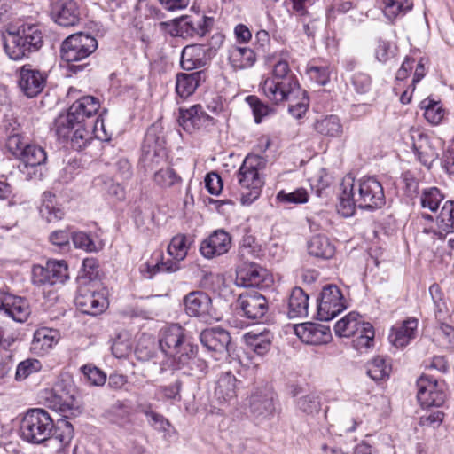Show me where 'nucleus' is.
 <instances>
[{"label": "nucleus", "instance_id": "31", "mask_svg": "<svg viewBox=\"0 0 454 454\" xmlns=\"http://www.w3.org/2000/svg\"><path fill=\"white\" fill-rule=\"evenodd\" d=\"M4 129L7 136L5 147L17 159L22 155L25 143L20 134V125L14 120H6L4 121Z\"/></svg>", "mask_w": 454, "mask_h": 454}, {"label": "nucleus", "instance_id": "56", "mask_svg": "<svg viewBox=\"0 0 454 454\" xmlns=\"http://www.w3.org/2000/svg\"><path fill=\"white\" fill-rule=\"evenodd\" d=\"M309 200V193L306 189L299 188L292 192L280 191L277 194V200L283 204H303Z\"/></svg>", "mask_w": 454, "mask_h": 454}, {"label": "nucleus", "instance_id": "59", "mask_svg": "<svg viewBox=\"0 0 454 454\" xmlns=\"http://www.w3.org/2000/svg\"><path fill=\"white\" fill-rule=\"evenodd\" d=\"M309 79L318 85H325L330 80L329 67L309 64L306 70Z\"/></svg>", "mask_w": 454, "mask_h": 454}, {"label": "nucleus", "instance_id": "1", "mask_svg": "<svg viewBox=\"0 0 454 454\" xmlns=\"http://www.w3.org/2000/svg\"><path fill=\"white\" fill-rule=\"evenodd\" d=\"M159 345L161 351L172 359L176 369L187 368L188 374H205L207 364L196 356L198 347L186 336L185 330L177 324H172L160 330Z\"/></svg>", "mask_w": 454, "mask_h": 454}, {"label": "nucleus", "instance_id": "50", "mask_svg": "<svg viewBox=\"0 0 454 454\" xmlns=\"http://www.w3.org/2000/svg\"><path fill=\"white\" fill-rule=\"evenodd\" d=\"M188 249L187 237L185 235H176L171 239L168 247V253L173 259L181 262L186 257Z\"/></svg>", "mask_w": 454, "mask_h": 454}, {"label": "nucleus", "instance_id": "48", "mask_svg": "<svg viewBox=\"0 0 454 454\" xmlns=\"http://www.w3.org/2000/svg\"><path fill=\"white\" fill-rule=\"evenodd\" d=\"M295 403L297 408L307 415L314 416L321 410L320 397L314 393L298 397Z\"/></svg>", "mask_w": 454, "mask_h": 454}, {"label": "nucleus", "instance_id": "53", "mask_svg": "<svg viewBox=\"0 0 454 454\" xmlns=\"http://www.w3.org/2000/svg\"><path fill=\"white\" fill-rule=\"evenodd\" d=\"M46 266L54 285L63 284L68 278V268L65 261L49 260Z\"/></svg>", "mask_w": 454, "mask_h": 454}, {"label": "nucleus", "instance_id": "5", "mask_svg": "<svg viewBox=\"0 0 454 454\" xmlns=\"http://www.w3.org/2000/svg\"><path fill=\"white\" fill-rule=\"evenodd\" d=\"M100 107L98 99L93 96H84L69 107L67 114L59 115L55 121L56 132L59 137H68L75 124L89 123Z\"/></svg>", "mask_w": 454, "mask_h": 454}, {"label": "nucleus", "instance_id": "44", "mask_svg": "<svg viewBox=\"0 0 454 454\" xmlns=\"http://www.w3.org/2000/svg\"><path fill=\"white\" fill-rule=\"evenodd\" d=\"M74 434V427L69 421L59 419L53 427L51 435L53 439L59 441L60 447L65 450L73 440Z\"/></svg>", "mask_w": 454, "mask_h": 454}, {"label": "nucleus", "instance_id": "3", "mask_svg": "<svg viewBox=\"0 0 454 454\" xmlns=\"http://www.w3.org/2000/svg\"><path fill=\"white\" fill-rule=\"evenodd\" d=\"M4 50L12 60L28 58L43 44V32L36 24H22L10 27L2 34Z\"/></svg>", "mask_w": 454, "mask_h": 454}, {"label": "nucleus", "instance_id": "11", "mask_svg": "<svg viewBox=\"0 0 454 454\" xmlns=\"http://www.w3.org/2000/svg\"><path fill=\"white\" fill-rule=\"evenodd\" d=\"M184 310L190 317H196L205 322L215 319V311L210 296L202 291L190 292L183 300Z\"/></svg>", "mask_w": 454, "mask_h": 454}, {"label": "nucleus", "instance_id": "7", "mask_svg": "<svg viewBox=\"0 0 454 454\" xmlns=\"http://www.w3.org/2000/svg\"><path fill=\"white\" fill-rule=\"evenodd\" d=\"M98 48V42L86 33H76L66 38L61 45V59L68 63L87 59Z\"/></svg>", "mask_w": 454, "mask_h": 454}, {"label": "nucleus", "instance_id": "29", "mask_svg": "<svg viewBox=\"0 0 454 454\" xmlns=\"http://www.w3.org/2000/svg\"><path fill=\"white\" fill-rule=\"evenodd\" d=\"M203 81H205L203 71L178 74L176 81V91L179 97L186 98L194 93Z\"/></svg>", "mask_w": 454, "mask_h": 454}, {"label": "nucleus", "instance_id": "19", "mask_svg": "<svg viewBox=\"0 0 454 454\" xmlns=\"http://www.w3.org/2000/svg\"><path fill=\"white\" fill-rule=\"evenodd\" d=\"M231 247V238L230 234L224 230L219 229L201 242L200 252L203 257L212 259L226 254Z\"/></svg>", "mask_w": 454, "mask_h": 454}, {"label": "nucleus", "instance_id": "28", "mask_svg": "<svg viewBox=\"0 0 454 454\" xmlns=\"http://www.w3.org/2000/svg\"><path fill=\"white\" fill-rule=\"evenodd\" d=\"M243 338L250 350L259 356H263L270 350L273 334L267 329L262 331L253 330L247 333Z\"/></svg>", "mask_w": 454, "mask_h": 454}, {"label": "nucleus", "instance_id": "40", "mask_svg": "<svg viewBox=\"0 0 454 454\" xmlns=\"http://www.w3.org/2000/svg\"><path fill=\"white\" fill-rule=\"evenodd\" d=\"M137 409L147 418V422L153 428L160 432H168L170 422L163 415L153 411L150 403H139Z\"/></svg>", "mask_w": 454, "mask_h": 454}, {"label": "nucleus", "instance_id": "22", "mask_svg": "<svg viewBox=\"0 0 454 454\" xmlns=\"http://www.w3.org/2000/svg\"><path fill=\"white\" fill-rule=\"evenodd\" d=\"M51 17L59 26H75L81 20L80 7L74 0L58 2L52 6Z\"/></svg>", "mask_w": 454, "mask_h": 454}, {"label": "nucleus", "instance_id": "34", "mask_svg": "<svg viewBox=\"0 0 454 454\" xmlns=\"http://www.w3.org/2000/svg\"><path fill=\"white\" fill-rule=\"evenodd\" d=\"M357 312H350L342 319L339 320L334 325V333L339 337L349 338L356 335L362 327V324H366L360 319Z\"/></svg>", "mask_w": 454, "mask_h": 454}, {"label": "nucleus", "instance_id": "57", "mask_svg": "<svg viewBox=\"0 0 454 454\" xmlns=\"http://www.w3.org/2000/svg\"><path fill=\"white\" fill-rule=\"evenodd\" d=\"M132 341L126 333L119 334L113 341L112 352L117 358L126 357L132 350Z\"/></svg>", "mask_w": 454, "mask_h": 454}, {"label": "nucleus", "instance_id": "61", "mask_svg": "<svg viewBox=\"0 0 454 454\" xmlns=\"http://www.w3.org/2000/svg\"><path fill=\"white\" fill-rule=\"evenodd\" d=\"M72 241L76 248L86 252H94L97 250L95 242L90 236L84 231H76L72 234Z\"/></svg>", "mask_w": 454, "mask_h": 454}, {"label": "nucleus", "instance_id": "36", "mask_svg": "<svg viewBox=\"0 0 454 454\" xmlns=\"http://www.w3.org/2000/svg\"><path fill=\"white\" fill-rule=\"evenodd\" d=\"M343 191L340 196V202L337 205L338 213L344 217H349L354 215L357 201L356 193L351 183L344 182L342 184Z\"/></svg>", "mask_w": 454, "mask_h": 454}, {"label": "nucleus", "instance_id": "60", "mask_svg": "<svg viewBox=\"0 0 454 454\" xmlns=\"http://www.w3.org/2000/svg\"><path fill=\"white\" fill-rule=\"evenodd\" d=\"M81 370L91 385L103 386L106 381V374L95 365L86 364Z\"/></svg>", "mask_w": 454, "mask_h": 454}, {"label": "nucleus", "instance_id": "46", "mask_svg": "<svg viewBox=\"0 0 454 454\" xmlns=\"http://www.w3.org/2000/svg\"><path fill=\"white\" fill-rule=\"evenodd\" d=\"M391 366L383 357L377 356L367 364V374L375 381L384 380L389 377Z\"/></svg>", "mask_w": 454, "mask_h": 454}, {"label": "nucleus", "instance_id": "24", "mask_svg": "<svg viewBox=\"0 0 454 454\" xmlns=\"http://www.w3.org/2000/svg\"><path fill=\"white\" fill-rule=\"evenodd\" d=\"M59 340V333L57 330L48 327H41L34 333L30 343V352L37 356H43Z\"/></svg>", "mask_w": 454, "mask_h": 454}, {"label": "nucleus", "instance_id": "51", "mask_svg": "<svg viewBox=\"0 0 454 454\" xmlns=\"http://www.w3.org/2000/svg\"><path fill=\"white\" fill-rule=\"evenodd\" d=\"M75 130L71 137L72 147L80 151L87 146L92 139V132L88 123L75 124Z\"/></svg>", "mask_w": 454, "mask_h": 454}, {"label": "nucleus", "instance_id": "64", "mask_svg": "<svg viewBox=\"0 0 454 454\" xmlns=\"http://www.w3.org/2000/svg\"><path fill=\"white\" fill-rule=\"evenodd\" d=\"M396 47L390 42L385 40H379L376 49V58L380 62H387L393 58L395 54Z\"/></svg>", "mask_w": 454, "mask_h": 454}, {"label": "nucleus", "instance_id": "16", "mask_svg": "<svg viewBox=\"0 0 454 454\" xmlns=\"http://www.w3.org/2000/svg\"><path fill=\"white\" fill-rule=\"evenodd\" d=\"M0 312L16 322H25L30 313L28 301L21 296L14 295L6 291H0Z\"/></svg>", "mask_w": 454, "mask_h": 454}, {"label": "nucleus", "instance_id": "45", "mask_svg": "<svg viewBox=\"0 0 454 454\" xmlns=\"http://www.w3.org/2000/svg\"><path fill=\"white\" fill-rule=\"evenodd\" d=\"M438 229L447 233L454 232V202L448 200L436 219Z\"/></svg>", "mask_w": 454, "mask_h": 454}, {"label": "nucleus", "instance_id": "62", "mask_svg": "<svg viewBox=\"0 0 454 454\" xmlns=\"http://www.w3.org/2000/svg\"><path fill=\"white\" fill-rule=\"evenodd\" d=\"M429 293L435 305V317L441 321L445 318L447 314L445 303L442 301L441 288L434 284L429 287Z\"/></svg>", "mask_w": 454, "mask_h": 454}, {"label": "nucleus", "instance_id": "10", "mask_svg": "<svg viewBox=\"0 0 454 454\" xmlns=\"http://www.w3.org/2000/svg\"><path fill=\"white\" fill-rule=\"evenodd\" d=\"M346 308L343 295L335 285L324 286L317 306V316L321 321H329Z\"/></svg>", "mask_w": 454, "mask_h": 454}, {"label": "nucleus", "instance_id": "52", "mask_svg": "<svg viewBox=\"0 0 454 454\" xmlns=\"http://www.w3.org/2000/svg\"><path fill=\"white\" fill-rule=\"evenodd\" d=\"M356 334V338L353 340V346L356 350H366L372 347L374 339V330L372 324H362L361 330Z\"/></svg>", "mask_w": 454, "mask_h": 454}, {"label": "nucleus", "instance_id": "9", "mask_svg": "<svg viewBox=\"0 0 454 454\" xmlns=\"http://www.w3.org/2000/svg\"><path fill=\"white\" fill-rule=\"evenodd\" d=\"M417 398L424 408L442 406L447 397L444 381H439L427 375H422L417 380Z\"/></svg>", "mask_w": 454, "mask_h": 454}, {"label": "nucleus", "instance_id": "33", "mask_svg": "<svg viewBox=\"0 0 454 454\" xmlns=\"http://www.w3.org/2000/svg\"><path fill=\"white\" fill-rule=\"evenodd\" d=\"M236 378L230 372L221 375L216 382L215 395L220 403H230L236 396Z\"/></svg>", "mask_w": 454, "mask_h": 454}, {"label": "nucleus", "instance_id": "54", "mask_svg": "<svg viewBox=\"0 0 454 454\" xmlns=\"http://www.w3.org/2000/svg\"><path fill=\"white\" fill-rule=\"evenodd\" d=\"M42 363L35 358H27L20 362L16 368L15 379L23 380L30 375L41 371Z\"/></svg>", "mask_w": 454, "mask_h": 454}, {"label": "nucleus", "instance_id": "37", "mask_svg": "<svg viewBox=\"0 0 454 454\" xmlns=\"http://www.w3.org/2000/svg\"><path fill=\"white\" fill-rule=\"evenodd\" d=\"M168 26L172 27L170 33L174 36L193 37L197 35L195 26L198 27V23L193 18L182 17L180 20H174L172 24L168 22L160 23V27L161 28H164Z\"/></svg>", "mask_w": 454, "mask_h": 454}, {"label": "nucleus", "instance_id": "4", "mask_svg": "<svg viewBox=\"0 0 454 454\" xmlns=\"http://www.w3.org/2000/svg\"><path fill=\"white\" fill-rule=\"evenodd\" d=\"M264 167L265 160L256 154H249L243 160L237 173L242 205L249 206L259 198L263 185L259 171Z\"/></svg>", "mask_w": 454, "mask_h": 454}, {"label": "nucleus", "instance_id": "55", "mask_svg": "<svg viewBox=\"0 0 454 454\" xmlns=\"http://www.w3.org/2000/svg\"><path fill=\"white\" fill-rule=\"evenodd\" d=\"M443 200V195L436 187L425 190L420 197V204L422 207L435 211Z\"/></svg>", "mask_w": 454, "mask_h": 454}, {"label": "nucleus", "instance_id": "12", "mask_svg": "<svg viewBox=\"0 0 454 454\" xmlns=\"http://www.w3.org/2000/svg\"><path fill=\"white\" fill-rule=\"evenodd\" d=\"M91 285H81L74 301L82 313L96 316L107 308L108 301L104 293L92 289Z\"/></svg>", "mask_w": 454, "mask_h": 454}, {"label": "nucleus", "instance_id": "47", "mask_svg": "<svg viewBox=\"0 0 454 454\" xmlns=\"http://www.w3.org/2000/svg\"><path fill=\"white\" fill-rule=\"evenodd\" d=\"M433 340L441 348H454V327L442 323L434 329Z\"/></svg>", "mask_w": 454, "mask_h": 454}, {"label": "nucleus", "instance_id": "39", "mask_svg": "<svg viewBox=\"0 0 454 454\" xmlns=\"http://www.w3.org/2000/svg\"><path fill=\"white\" fill-rule=\"evenodd\" d=\"M412 7V0H383V12L390 21L405 15Z\"/></svg>", "mask_w": 454, "mask_h": 454}, {"label": "nucleus", "instance_id": "20", "mask_svg": "<svg viewBox=\"0 0 454 454\" xmlns=\"http://www.w3.org/2000/svg\"><path fill=\"white\" fill-rule=\"evenodd\" d=\"M249 406L254 419H270L275 411L274 393L268 387L256 390L250 396Z\"/></svg>", "mask_w": 454, "mask_h": 454}, {"label": "nucleus", "instance_id": "26", "mask_svg": "<svg viewBox=\"0 0 454 454\" xmlns=\"http://www.w3.org/2000/svg\"><path fill=\"white\" fill-rule=\"evenodd\" d=\"M210 120V116L199 105H194L189 109L180 108L179 110L178 122L188 132L200 129Z\"/></svg>", "mask_w": 454, "mask_h": 454}, {"label": "nucleus", "instance_id": "17", "mask_svg": "<svg viewBox=\"0 0 454 454\" xmlns=\"http://www.w3.org/2000/svg\"><path fill=\"white\" fill-rule=\"evenodd\" d=\"M165 141L157 126H151L145 136L142 151L145 161L158 164L166 158Z\"/></svg>", "mask_w": 454, "mask_h": 454}, {"label": "nucleus", "instance_id": "21", "mask_svg": "<svg viewBox=\"0 0 454 454\" xmlns=\"http://www.w3.org/2000/svg\"><path fill=\"white\" fill-rule=\"evenodd\" d=\"M294 333L302 342L309 345L325 344L332 338L328 326L311 322L296 325Z\"/></svg>", "mask_w": 454, "mask_h": 454}, {"label": "nucleus", "instance_id": "43", "mask_svg": "<svg viewBox=\"0 0 454 454\" xmlns=\"http://www.w3.org/2000/svg\"><path fill=\"white\" fill-rule=\"evenodd\" d=\"M25 166L35 167L45 162L47 157L45 151L35 145H26L23 148L22 155L19 158Z\"/></svg>", "mask_w": 454, "mask_h": 454}, {"label": "nucleus", "instance_id": "63", "mask_svg": "<svg viewBox=\"0 0 454 454\" xmlns=\"http://www.w3.org/2000/svg\"><path fill=\"white\" fill-rule=\"evenodd\" d=\"M246 100L252 109L255 122L260 123L262 119L268 114L269 106L255 96H248Z\"/></svg>", "mask_w": 454, "mask_h": 454}, {"label": "nucleus", "instance_id": "13", "mask_svg": "<svg viewBox=\"0 0 454 454\" xmlns=\"http://www.w3.org/2000/svg\"><path fill=\"white\" fill-rule=\"evenodd\" d=\"M272 282V277L263 267L256 263H243L236 271V284L244 287H265Z\"/></svg>", "mask_w": 454, "mask_h": 454}, {"label": "nucleus", "instance_id": "58", "mask_svg": "<svg viewBox=\"0 0 454 454\" xmlns=\"http://www.w3.org/2000/svg\"><path fill=\"white\" fill-rule=\"evenodd\" d=\"M155 183L161 187H171L181 183L182 178L171 168H161L154 174Z\"/></svg>", "mask_w": 454, "mask_h": 454}, {"label": "nucleus", "instance_id": "42", "mask_svg": "<svg viewBox=\"0 0 454 454\" xmlns=\"http://www.w3.org/2000/svg\"><path fill=\"white\" fill-rule=\"evenodd\" d=\"M419 145L414 144L413 149L419 160L427 168L437 159L438 153L434 147L429 145L426 136L419 134Z\"/></svg>", "mask_w": 454, "mask_h": 454}, {"label": "nucleus", "instance_id": "14", "mask_svg": "<svg viewBox=\"0 0 454 454\" xmlns=\"http://www.w3.org/2000/svg\"><path fill=\"white\" fill-rule=\"evenodd\" d=\"M201 344L211 352L215 353V359L220 360L229 356V346L231 344L230 333L220 327L205 329L201 332Z\"/></svg>", "mask_w": 454, "mask_h": 454}, {"label": "nucleus", "instance_id": "2", "mask_svg": "<svg viewBox=\"0 0 454 454\" xmlns=\"http://www.w3.org/2000/svg\"><path fill=\"white\" fill-rule=\"evenodd\" d=\"M269 55L268 62L272 67L270 75L261 82V90L272 103L279 104L296 98L300 93L299 82L292 73L287 60L280 56Z\"/></svg>", "mask_w": 454, "mask_h": 454}, {"label": "nucleus", "instance_id": "8", "mask_svg": "<svg viewBox=\"0 0 454 454\" xmlns=\"http://www.w3.org/2000/svg\"><path fill=\"white\" fill-rule=\"evenodd\" d=\"M360 208H380L385 204V194L381 184L374 177H364L351 183Z\"/></svg>", "mask_w": 454, "mask_h": 454}, {"label": "nucleus", "instance_id": "15", "mask_svg": "<svg viewBox=\"0 0 454 454\" xmlns=\"http://www.w3.org/2000/svg\"><path fill=\"white\" fill-rule=\"evenodd\" d=\"M46 80L47 74L30 64L22 66L19 70V88L27 98L40 94L45 87Z\"/></svg>", "mask_w": 454, "mask_h": 454}, {"label": "nucleus", "instance_id": "18", "mask_svg": "<svg viewBox=\"0 0 454 454\" xmlns=\"http://www.w3.org/2000/svg\"><path fill=\"white\" fill-rule=\"evenodd\" d=\"M238 307L247 318L253 320L261 319L268 311L266 298L257 292H246L239 296Z\"/></svg>", "mask_w": 454, "mask_h": 454}, {"label": "nucleus", "instance_id": "49", "mask_svg": "<svg viewBox=\"0 0 454 454\" xmlns=\"http://www.w3.org/2000/svg\"><path fill=\"white\" fill-rule=\"evenodd\" d=\"M421 108L425 110L424 116L427 121L434 125L439 124L444 116V110L440 102L434 99H424L421 102Z\"/></svg>", "mask_w": 454, "mask_h": 454}, {"label": "nucleus", "instance_id": "23", "mask_svg": "<svg viewBox=\"0 0 454 454\" xmlns=\"http://www.w3.org/2000/svg\"><path fill=\"white\" fill-rule=\"evenodd\" d=\"M47 402L50 408L59 411L65 418L76 417L82 412L78 402L73 395L59 393L56 388L50 392Z\"/></svg>", "mask_w": 454, "mask_h": 454}, {"label": "nucleus", "instance_id": "35", "mask_svg": "<svg viewBox=\"0 0 454 454\" xmlns=\"http://www.w3.org/2000/svg\"><path fill=\"white\" fill-rule=\"evenodd\" d=\"M39 212L41 216L48 223H56L64 216L63 209L57 204L56 197L51 192L43 193Z\"/></svg>", "mask_w": 454, "mask_h": 454}, {"label": "nucleus", "instance_id": "38", "mask_svg": "<svg viewBox=\"0 0 454 454\" xmlns=\"http://www.w3.org/2000/svg\"><path fill=\"white\" fill-rule=\"evenodd\" d=\"M308 251L309 254L312 256L322 259H329L333 256L335 248L328 238L317 235L312 237L309 241Z\"/></svg>", "mask_w": 454, "mask_h": 454}, {"label": "nucleus", "instance_id": "27", "mask_svg": "<svg viewBox=\"0 0 454 454\" xmlns=\"http://www.w3.org/2000/svg\"><path fill=\"white\" fill-rule=\"evenodd\" d=\"M418 328V320L409 318L400 325L394 326L389 334V341L396 348H403L415 338Z\"/></svg>", "mask_w": 454, "mask_h": 454}, {"label": "nucleus", "instance_id": "25", "mask_svg": "<svg viewBox=\"0 0 454 454\" xmlns=\"http://www.w3.org/2000/svg\"><path fill=\"white\" fill-rule=\"evenodd\" d=\"M207 46L201 43L187 45L181 54V66L185 70L204 67L209 60Z\"/></svg>", "mask_w": 454, "mask_h": 454}, {"label": "nucleus", "instance_id": "6", "mask_svg": "<svg viewBox=\"0 0 454 454\" xmlns=\"http://www.w3.org/2000/svg\"><path fill=\"white\" fill-rule=\"evenodd\" d=\"M54 423L43 409H31L21 419L20 438L31 444H43L51 439Z\"/></svg>", "mask_w": 454, "mask_h": 454}, {"label": "nucleus", "instance_id": "30", "mask_svg": "<svg viewBox=\"0 0 454 454\" xmlns=\"http://www.w3.org/2000/svg\"><path fill=\"white\" fill-rule=\"evenodd\" d=\"M289 318L305 317L309 314V295L301 287H294L288 298Z\"/></svg>", "mask_w": 454, "mask_h": 454}, {"label": "nucleus", "instance_id": "32", "mask_svg": "<svg viewBox=\"0 0 454 454\" xmlns=\"http://www.w3.org/2000/svg\"><path fill=\"white\" fill-rule=\"evenodd\" d=\"M228 59L233 69L240 70L253 67L256 61V55L250 48L233 46L229 51Z\"/></svg>", "mask_w": 454, "mask_h": 454}, {"label": "nucleus", "instance_id": "41", "mask_svg": "<svg viewBox=\"0 0 454 454\" xmlns=\"http://www.w3.org/2000/svg\"><path fill=\"white\" fill-rule=\"evenodd\" d=\"M314 128L321 135L332 137H340L343 132L340 120L336 115L325 116L317 121Z\"/></svg>", "mask_w": 454, "mask_h": 454}]
</instances>
